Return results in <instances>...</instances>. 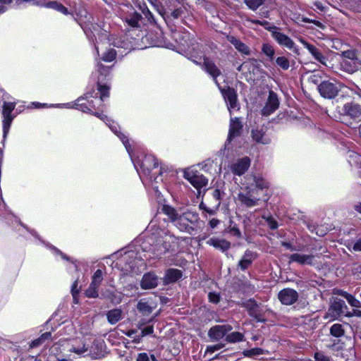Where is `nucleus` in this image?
Instances as JSON below:
<instances>
[{"instance_id": "nucleus-22", "label": "nucleus", "mask_w": 361, "mask_h": 361, "mask_svg": "<svg viewBox=\"0 0 361 361\" xmlns=\"http://www.w3.org/2000/svg\"><path fill=\"white\" fill-rule=\"evenodd\" d=\"M207 244L214 247L216 250L225 252L231 247V243L225 239H220L219 238H211L207 241Z\"/></svg>"}, {"instance_id": "nucleus-49", "label": "nucleus", "mask_w": 361, "mask_h": 361, "mask_svg": "<svg viewBox=\"0 0 361 361\" xmlns=\"http://www.w3.org/2000/svg\"><path fill=\"white\" fill-rule=\"evenodd\" d=\"M342 55L344 58L342 64L345 65L347 63V59H350L351 61H355L357 59V54L353 50H348L345 51L342 53Z\"/></svg>"}, {"instance_id": "nucleus-58", "label": "nucleus", "mask_w": 361, "mask_h": 361, "mask_svg": "<svg viewBox=\"0 0 361 361\" xmlns=\"http://www.w3.org/2000/svg\"><path fill=\"white\" fill-rule=\"evenodd\" d=\"M78 281L75 280L72 286H71V294L74 300L76 299L78 297L79 293H80V288H78Z\"/></svg>"}, {"instance_id": "nucleus-31", "label": "nucleus", "mask_w": 361, "mask_h": 361, "mask_svg": "<svg viewBox=\"0 0 361 361\" xmlns=\"http://www.w3.org/2000/svg\"><path fill=\"white\" fill-rule=\"evenodd\" d=\"M111 66H106L102 63H98L97 65V72L98 73V78H104V81L107 80L110 75Z\"/></svg>"}, {"instance_id": "nucleus-45", "label": "nucleus", "mask_w": 361, "mask_h": 361, "mask_svg": "<svg viewBox=\"0 0 361 361\" xmlns=\"http://www.w3.org/2000/svg\"><path fill=\"white\" fill-rule=\"evenodd\" d=\"M276 64L283 71H287L290 67V61L286 56H279L276 59Z\"/></svg>"}, {"instance_id": "nucleus-29", "label": "nucleus", "mask_w": 361, "mask_h": 361, "mask_svg": "<svg viewBox=\"0 0 361 361\" xmlns=\"http://www.w3.org/2000/svg\"><path fill=\"white\" fill-rule=\"evenodd\" d=\"M161 210L162 213L168 216L171 222L176 221V219L179 215L176 209L169 204H164Z\"/></svg>"}, {"instance_id": "nucleus-54", "label": "nucleus", "mask_w": 361, "mask_h": 361, "mask_svg": "<svg viewBox=\"0 0 361 361\" xmlns=\"http://www.w3.org/2000/svg\"><path fill=\"white\" fill-rule=\"evenodd\" d=\"M346 300L350 306L355 308H361V302L351 294L348 295Z\"/></svg>"}, {"instance_id": "nucleus-34", "label": "nucleus", "mask_w": 361, "mask_h": 361, "mask_svg": "<svg viewBox=\"0 0 361 361\" xmlns=\"http://www.w3.org/2000/svg\"><path fill=\"white\" fill-rule=\"evenodd\" d=\"M3 116V137L5 139L8 133L11 123L13 120L12 115H2Z\"/></svg>"}, {"instance_id": "nucleus-41", "label": "nucleus", "mask_w": 361, "mask_h": 361, "mask_svg": "<svg viewBox=\"0 0 361 361\" xmlns=\"http://www.w3.org/2000/svg\"><path fill=\"white\" fill-rule=\"evenodd\" d=\"M103 281V272L101 269H97L92 276V281L90 283L92 286H100Z\"/></svg>"}, {"instance_id": "nucleus-59", "label": "nucleus", "mask_w": 361, "mask_h": 361, "mask_svg": "<svg viewBox=\"0 0 361 361\" xmlns=\"http://www.w3.org/2000/svg\"><path fill=\"white\" fill-rule=\"evenodd\" d=\"M154 332V326L152 325L147 326L141 329V336H146L147 335H151Z\"/></svg>"}, {"instance_id": "nucleus-13", "label": "nucleus", "mask_w": 361, "mask_h": 361, "mask_svg": "<svg viewBox=\"0 0 361 361\" xmlns=\"http://www.w3.org/2000/svg\"><path fill=\"white\" fill-rule=\"evenodd\" d=\"M274 30L271 31V37L276 41V42L289 49H292L294 47V42L288 35L280 32L278 27H274Z\"/></svg>"}, {"instance_id": "nucleus-1", "label": "nucleus", "mask_w": 361, "mask_h": 361, "mask_svg": "<svg viewBox=\"0 0 361 361\" xmlns=\"http://www.w3.org/2000/svg\"><path fill=\"white\" fill-rule=\"evenodd\" d=\"M104 105L101 99H97V93L92 90L79 97L75 101L73 108L104 120L106 116L103 114V110L100 109Z\"/></svg>"}, {"instance_id": "nucleus-5", "label": "nucleus", "mask_w": 361, "mask_h": 361, "mask_svg": "<svg viewBox=\"0 0 361 361\" xmlns=\"http://www.w3.org/2000/svg\"><path fill=\"white\" fill-rule=\"evenodd\" d=\"M184 178L198 190L206 186L208 183V179L204 176L192 170L185 171L184 172Z\"/></svg>"}, {"instance_id": "nucleus-51", "label": "nucleus", "mask_w": 361, "mask_h": 361, "mask_svg": "<svg viewBox=\"0 0 361 361\" xmlns=\"http://www.w3.org/2000/svg\"><path fill=\"white\" fill-rule=\"evenodd\" d=\"M245 356L251 357L253 355H260L263 354V350L260 348H254L246 350L243 352Z\"/></svg>"}, {"instance_id": "nucleus-39", "label": "nucleus", "mask_w": 361, "mask_h": 361, "mask_svg": "<svg viewBox=\"0 0 361 361\" xmlns=\"http://www.w3.org/2000/svg\"><path fill=\"white\" fill-rule=\"evenodd\" d=\"M254 182L256 188L259 190L268 189L269 183L262 176H254Z\"/></svg>"}, {"instance_id": "nucleus-53", "label": "nucleus", "mask_w": 361, "mask_h": 361, "mask_svg": "<svg viewBox=\"0 0 361 361\" xmlns=\"http://www.w3.org/2000/svg\"><path fill=\"white\" fill-rule=\"evenodd\" d=\"M225 347V343H219L217 344L213 345H208L205 350V354L207 353H213Z\"/></svg>"}, {"instance_id": "nucleus-64", "label": "nucleus", "mask_w": 361, "mask_h": 361, "mask_svg": "<svg viewBox=\"0 0 361 361\" xmlns=\"http://www.w3.org/2000/svg\"><path fill=\"white\" fill-rule=\"evenodd\" d=\"M281 245L286 250H289L290 251H295L297 250L295 246L293 245L290 242L283 241L281 243Z\"/></svg>"}, {"instance_id": "nucleus-40", "label": "nucleus", "mask_w": 361, "mask_h": 361, "mask_svg": "<svg viewBox=\"0 0 361 361\" xmlns=\"http://www.w3.org/2000/svg\"><path fill=\"white\" fill-rule=\"evenodd\" d=\"M99 286H92L90 284L89 287L86 289L85 295L88 298H97L99 296Z\"/></svg>"}, {"instance_id": "nucleus-18", "label": "nucleus", "mask_w": 361, "mask_h": 361, "mask_svg": "<svg viewBox=\"0 0 361 361\" xmlns=\"http://www.w3.org/2000/svg\"><path fill=\"white\" fill-rule=\"evenodd\" d=\"M204 70L212 76L215 83L219 86L217 78L221 75V70L216 66L214 61L209 60L208 58H204Z\"/></svg>"}, {"instance_id": "nucleus-35", "label": "nucleus", "mask_w": 361, "mask_h": 361, "mask_svg": "<svg viewBox=\"0 0 361 361\" xmlns=\"http://www.w3.org/2000/svg\"><path fill=\"white\" fill-rule=\"evenodd\" d=\"M186 221L191 224H196L199 219V214L195 212L188 211L182 214Z\"/></svg>"}, {"instance_id": "nucleus-7", "label": "nucleus", "mask_w": 361, "mask_h": 361, "mask_svg": "<svg viewBox=\"0 0 361 361\" xmlns=\"http://www.w3.org/2000/svg\"><path fill=\"white\" fill-rule=\"evenodd\" d=\"M233 329L230 324L215 325L211 327L208 331V336L212 341H219L226 338V334Z\"/></svg>"}, {"instance_id": "nucleus-38", "label": "nucleus", "mask_w": 361, "mask_h": 361, "mask_svg": "<svg viewBox=\"0 0 361 361\" xmlns=\"http://www.w3.org/2000/svg\"><path fill=\"white\" fill-rule=\"evenodd\" d=\"M330 334L334 337H341L344 335L345 331L341 324H335L330 328Z\"/></svg>"}, {"instance_id": "nucleus-57", "label": "nucleus", "mask_w": 361, "mask_h": 361, "mask_svg": "<svg viewBox=\"0 0 361 361\" xmlns=\"http://www.w3.org/2000/svg\"><path fill=\"white\" fill-rule=\"evenodd\" d=\"M266 222L267 223L269 228L271 230H275L279 227L277 221L272 216L267 217Z\"/></svg>"}, {"instance_id": "nucleus-3", "label": "nucleus", "mask_w": 361, "mask_h": 361, "mask_svg": "<svg viewBox=\"0 0 361 361\" xmlns=\"http://www.w3.org/2000/svg\"><path fill=\"white\" fill-rule=\"evenodd\" d=\"M248 315L253 318L257 322L266 323L267 319L264 317V313L259 305L254 298H250L242 303Z\"/></svg>"}, {"instance_id": "nucleus-25", "label": "nucleus", "mask_w": 361, "mask_h": 361, "mask_svg": "<svg viewBox=\"0 0 361 361\" xmlns=\"http://www.w3.org/2000/svg\"><path fill=\"white\" fill-rule=\"evenodd\" d=\"M343 111L345 114L354 118H358L361 116L360 106L354 102L345 104L343 107Z\"/></svg>"}, {"instance_id": "nucleus-26", "label": "nucleus", "mask_w": 361, "mask_h": 361, "mask_svg": "<svg viewBox=\"0 0 361 361\" xmlns=\"http://www.w3.org/2000/svg\"><path fill=\"white\" fill-rule=\"evenodd\" d=\"M174 226L182 232L192 234L195 228L189 225L182 214H179L173 222Z\"/></svg>"}, {"instance_id": "nucleus-56", "label": "nucleus", "mask_w": 361, "mask_h": 361, "mask_svg": "<svg viewBox=\"0 0 361 361\" xmlns=\"http://www.w3.org/2000/svg\"><path fill=\"white\" fill-rule=\"evenodd\" d=\"M159 13L163 17L164 20H165L167 26L169 27L170 30L171 32H176V26L173 23V20L170 19V18H166L165 17V13H162L161 11L159 10Z\"/></svg>"}, {"instance_id": "nucleus-36", "label": "nucleus", "mask_w": 361, "mask_h": 361, "mask_svg": "<svg viewBox=\"0 0 361 361\" xmlns=\"http://www.w3.org/2000/svg\"><path fill=\"white\" fill-rule=\"evenodd\" d=\"M262 52L266 55L270 61L274 58L275 50L272 45L269 43H263L262 46Z\"/></svg>"}, {"instance_id": "nucleus-12", "label": "nucleus", "mask_w": 361, "mask_h": 361, "mask_svg": "<svg viewBox=\"0 0 361 361\" xmlns=\"http://www.w3.org/2000/svg\"><path fill=\"white\" fill-rule=\"evenodd\" d=\"M243 129V125L239 117L231 118L227 141L231 142L234 138L240 136Z\"/></svg>"}, {"instance_id": "nucleus-27", "label": "nucleus", "mask_w": 361, "mask_h": 361, "mask_svg": "<svg viewBox=\"0 0 361 361\" xmlns=\"http://www.w3.org/2000/svg\"><path fill=\"white\" fill-rule=\"evenodd\" d=\"M122 318V310L118 308L111 310L106 312V319L111 324H115Z\"/></svg>"}, {"instance_id": "nucleus-61", "label": "nucleus", "mask_w": 361, "mask_h": 361, "mask_svg": "<svg viewBox=\"0 0 361 361\" xmlns=\"http://www.w3.org/2000/svg\"><path fill=\"white\" fill-rule=\"evenodd\" d=\"M229 233L232 235H233V236H235V237H236L238 238H241V232H240V229L237 226H233V227H231L230 228Z\"/></svg>"}, {"instance_id": "nucleus-20", "label": "nucleus", "mask_w": 361, "mask_h": 361, "mask_svg": "<svg viewBox=\"0 0 361 361\" xmlns=\"http://www.w3.org/2000/svg\"><path fill=\"white\" fill-rule=\"evenodd\" d=\"M226 39L242 54L249 56L251 54L250 47L244 42H241L239 39L233 35H228L226 36Z\"/></svg>"}, {"instance_id": "nucleus-50", "label": "nucleus", "mask_w": 361, "mask_h": 361, "mask_svg": "<svg viewBox=\"0 0 361 361\" xmlns=\"http://www.w3.org/2000/svg\"><path fill=\"white\" fill-rule=\"evenodd\" d=\"M224 192L221 191L219 188H215L212 192V197L214 200L216 202V207H219L221 205V201L222 200V197L224 195Z\"/></svg>"}, {"instance_id": "nucleus-42", "label": "nucleus", "mask_w": 361, "mask_h": 361, "mask_svg": "<svg viewBox=\"0 0 361 361\" xmlns=\"http://www.w3.org/2000/svg\"><path fill=\"white\" fill-rule=\"evenodd\" d=\"M138 311L144 315H149L152 312V308L147 302L139 301L137 305Z\"/></svg>"}, {"instance_id": "nucleus-33", "label": "nucleus", "mask_w": 361, "mask_h": 361, "mask_svg": "<svg viewBox=\"0 0 361 361\" xmlns=\"http://www.w3.org/2000/svg\"><path fill=\"white\" fill-rule=\"evenodd\" d=\"M244 338L245 336L243 334L238 331H234L228 334H227L225 338V341L227 343H234L243 341Z\"/></svg>"}, {"instance_id": "nucleus-32", "label": "nucleus", "mask_w": 361, "mask_h": 361, "mask_svg": "<svg viewBox=\"0 0 361 361\" xmlns=\"http://www.w3.org/2000/svg\"><path fill=\"white\" fill-rule=\"evenodd\" d=\"M51 338V332H45L42 334L39 337L33 340L30 343V347L31 348H36L37 346H39L42 343H44L46 341L50 340Z\"/></svg>"}, {"instance_id": "nucleus-37", "label": "nucleus", "mask_w": 361, "mask_h": 361, "mask_svg": "<svg viewBox=\"0 0 361 361\" xmlns=\"http://www.w3.org/2000/svg\"><path fill=\"white\" fill-rule=\"evenodd\" d=\"M140 9L145 16V18L152 24H155L156 21L152 13L149 11L145 3L140 5Z\"/></svg>"}, {"instance_id": "nucleus-17", "label": "nucleus", "mask_w": 361, "mask_h": 361, "mask_svg": "<svg viewBox=\"0 0 361 361\" xmlns=\"http://www.w3.org/2000/svg\"><path fill=\"white\" fill-rule=\"evenodd\" d=\"M159 278L154 272L145 273L141 279L140 287L143 290H149L158 286Z\"/></svg>"}, {"instance_id": "nucleus-21", "label": "nucleus", "mask_w": 361, "mask_h": 361, "mask_svg": "<svg viewBox=\"0 0 361 361\" xmlns=\"http://www.w3.org/2000/svg\"><path fill=\"white\" fill-rule=\"evenodd\" d=\"M257 257L255 252L250 250H245L243 258L238 262V267L241 271L247 270L252 264L254 259Z\"/></svg>"}, {"instance_id": "nucleus-2", "label": "nucleus", "mask_w": 361, "mask_h": 361, "mask_svg": "<svg viewBox=\"0 0 361 361\" xmlns=\"http://www.w3.org/2000/svg\"><path fill=\"white\" fill-rule=\"evenodd\" d=\"M137 165L139 167L137 171L142 173L144 176L152 178L151 172L153 169L159 166L158 159L152 154H145L137 161Z\"/></svg>"}, {"instance_id": "nucleus-4", "label": "nucleus", "mask_w": 361, "mask_h": 361, "mask_svg": "<svg viewBox=\"0 0 361 361\" xmlns=\"http://www.w3.org/2000/svg\"><path fill=\"white\" fill-rule=\"evenodd\" d=\"M279 105L280 101L278 94L272 90H270L265 104L261 110L262 115L264 116H270L279 109Z\"/></svg>"}, {"instance_id": "nucleus-44", "label": "nucleus", "mask_w": 361, "mask_h": 361, "mask_svg": "<svg viewBox=\"0 0 361 361\" xmlns=\"http://www.w3.org/2000/svg\"><path fill=\"white\" fill-rule=\"evenodd\" d=\"M16 106L15 102H4L2 105V115H11Z\"/></svg>"}, {"instance_id": "nucleus-55", "label": "nucleus", "mask_w": 361, "mask_h": 361, "mask_svg": "<svg viewBox=\"0 0 361 361\" xmlns=\"http://www.w3.org/2000/svg\"><path fill=\"white\" fill-rule=\"evenodd\" d=\"M183 13V9L182 8H178L174 9L169 15H165L166 18H170V19L176 20L179 18Z\"/></svg>"}, {"instance_id": "nucleus-43", "label": "nucleus", "mask_w": 361, "mask_h": 361, "mask_svg": "<svg viewBox=\"0 0 361 361\" xmlns=\"http://www.w3.org/2000/svg\"><path fill=\"white\" fill-rule=\"evenodd\" d=\"M116 51L114 49H109L103 54L102 60L105 62H111L116 58Z\"/></svg>"}, {"instance_id": "nucleus-48", "label": "nucleus", "mask_w": 361, "mask_h": 361, "mask_svg": "<svg viewBox=\"0 0 361 361\" xmlns=\"http://www.w3.org/2000/svg\"><path fill=\"white\" fill-rule=\"evenodd\" d=\"M245 5L252 11H256L264 4V0H243Z\"/></svg>"}, {"instance_id": "nucleus-62", "label": "nucleus", "mask_w": 361, "mask_h": 361, "mask_svg": "<svg viewBox=\"0 0 361 361\" xmlns=\"http://www.w3.org/2000/svg\"><path fill=\"white\" fill-rule=\"evenodd\" d=\"M136 361H150V359L147 353H140L137 355Z\"/></svg>"}, {"instance_id": "nucleus-24", "label": "nucleus", "mask_w": 361, "mask_h": 361, "mask_svg": "<svg viewBox=\"0 0 361 361\" xmlns=\"http://www.w3.org/2000/svg\"><path fill=\"white\" fill-rule=\"evenodd\" d=\"M314 256L312 255H301L294 253L290 255L289 262H297L300 265L312 264L313 263Z\"/></svg>"}, {"instance_id": "nucleus-28", "label": "nucleus", "mask_w": 361, "mask_h": 361, "mask_svg": "<svg viewBox=\"0 0 361 361\" xmlns=\"http://www.w3.org/2000/svg\"><path fill=\"white\" fill-rule=\"evenodd\" d=\"M251 136L252 140L257 143L267 145L270 142V139L264 137V132L262 129H252Z\"/></svg>"}, {"instance_id": "nucleus-19", "label": "nucleus", "mask_w": 361, "mask_h": 361, "mask_svg": "<svg viewBox=\"0 0 361 361\" xmlns=\"http://www.w3.org/2000/svg\"><path fill=\"white\" fill-rule=\"evenodd\" d=\"M238 199L241 205L245 206L247 208H251L259 204L260 201L259 198L252 197L250 191L246 193L240 192L238 195Z\"/></svg>"}, {"instance_id": "nucleus-30", "label": "nucleus", "mask_w": 361, "mask_h": 361, "mask_svg": "<svg viewBox=\"0 0 361 361\" xmlns=\"http://www.w3.org/2000/svg\"><path fill=\"white\" fill-rule=\"evenodd\" d=\"M142 15L137 11H134L128 18H126V22L132 27H139V22L142 20Z\"/></svg>"}, {"instance_id": "nucleus-23", "label": "nucleus", "mask_w": 361, "mask_h": 361, "mask_svg": "<svg viewBox=\"0 0 361 361\" xmlns=\"http://www.w3.org/2000/svg\"><path fill=\"white\" fill-rule=\"evenodd\" d=\"M104 78H99L97 82V99H101L102 101V104H104V101L105 98L109 97L110 95V86L106 83H103Z\"/></svg>"}, {"instance_id": "nucleus-11", "label": "nucleus", "mask_w": 361, "mask_h": 361, "mask_svg": "<svg viewBox=\"0 0 361 361\" xmlns=\"http://www.w3.org/2000/svg\"><path fill=\"white\" fill-rule=\"evenodd\" d=\"M171 244L169 242L164 241L160 238L156 240V244L151 245L150 252L153 254L154 257L161 259L164 255L170 250Z\"/></svg>"}, {"instance_id": "nucleus-63", "label": "nucleus", "mask_w": 361, "mask_h": 361, "mask_svg": "<svg viewBox=\"0 0 361 361\" xmlns=\"http://www.w3.org/2000/svg\"><path fill=\"white\" fill-rule=\"evenodd\" d=\"M352 250L355 252H361V238L352 244Z\"/></svg>"}, {"instance_id": "nucleus-16", "label": "nucleus", "mask_w": 361, "mask_h": 361, "mask_svg": "<svg viewBox=\"0 0 361 361\" xmlns=\"http://www.w3.org/2000/svg\"><path fill=\"white\" fill-rule=\"evenodd\" d=\"M33 5L44 7L46 8L53 9L66 16L70 13L68 8L63 6L61 3L56 1H39L34 3Z\"/></svg>"}, {"instance_id": "nucleus-9", "label": "nucleus", "mask_w": 361, "mask_h": 361, "mask_svg": "<svg viewBox=\"0 0 361 361\" xmlns=\"http://www.w3.org/2000/svg\"><path fill=\"white\" fill-rule=\"evenodd\" d=\"M298 292L290 288H286L281 290L278 294L279 301L284 305H291L298 299Z\"/></svg>"}, {"instance_id": "nucleus-52", "label": "nucleus", "mask_w": 361, "mask_h": 361, "mask_svg": "<svg viewBox=\"0 0 361 361\" xmlns=\"http://www.w3.org/2000/svg\"><path fill=\"white\" fill-rule=\"evenodd\" d=\"M209 302L213 304H218L221 300V295L216 292H209L208 293Z\"/></svg>"}, {"instance_id": "nucleus-8", "label": "nucleus", "mask_w": 361, "mask_h": 361, "mask_svg": "<svg viewBox=\"0 0 361 361\" xmlns=\"http://www.w3.org/2000/svg\"><path fill=\"white\" fill-rule=\"evenodd\" d=\"M317 90L320 95L324 99H333L338 92L337 85L329 80L321 82Z\"/></svg>"}, {"instance_id": "nucleus-10", "label": "nucleus", "mask_w": 361, "mask_h": 361, "mask_svg": "<svg viewBox=\"0 0 361 361\" xmlns=\"http://www.w3.org/2000/svg\"><path fill=\"white\" fill-rule=\"evenodd\" d=\"M347 306L343 300L336 298L331 302L324 318L334 320L343 313V309Z\"/></svg>"}, {"instance_id": "nucleus-6", "label": "nucleus", "mask_w": 361, "mask_h": 361, "mask_svg": "<svg viewBox=\"0 0 361 361\" xmlns=\"http://www.w3.org/2000/svg\"><path fill=\"white\" fill-rule=\"evenodd\" d=\"M221 91V93L228 104V108L231 111V109H235L238 106V94L236 90L230 86H226L224 88L218 86Z\"/></svg>"}, {"instance_id": "nucleus-46", "label": "nucleus", "mask_w": 361, "mask_h": 361, "mask_svg": "<svg viewBox=\"0 0 361 361\" xmlns=\"http://www.w3.org/2000/svg\"><path fill=\"white\" fill-rule=\"evenodd\" d=\"M115 133L120 138L128 152H132V146L128 137L121 132H115Z\"/></svg>"}, {"instance_id": "nucleus-15", "label": "nucleus", "mask_w": 361, "mask_h": 361, "mask_svg": "<svg viewBox=\"0 0 361 361\" xmlns=\"http://www.w3.org/2000/svg\"><path fill=\"white\" fill-rule=\"evenodd\" d=\"M250 163L251 161L248 157L239 159L231 166V171L234 175L240 176L248 170Z\"/></svg>"}, {"instance_id": "nucleus-47", "label": "nucleus", "mask_w": 361, "mask_h": 361, "mask_svg": "<svg viewBox=\"0 0 361 361\" xmlns=\"http://www.w3.org/2000/svg\"><path fill=\"white\" fill-rule=\"evenodd\" d=\"M317 61L328 68H331L333 66L331 61L329 59V56H325L317 50Z\"/></svg>"}, {"instance_id": "nucleus-14", "label": "nucleus", "mask_w": 361, "mask_h": 361, "mask_svg": "<svg viewBox=\"0 0 361 361\" xmlns=\"http://www.w3.org/2000/svg\"><path fill=\"white\" fill-rule=\"evenodd\" d=\"M183 271L176 268H169L165 271L164 276L161 279L163 284L168 286L175 283L183 277Z\"/></svg>"}, {"instance_id": "nucleus-60", "label": "nucleus", "mask_w": 361, "mask_h": 361, "mask_svg": "<svg viewBox=\"0 0 361 361\" xmlns=\"http://www.w3.org/2000/svg\"><path fill=\"white\" fill-rule=\"evenodd\" d=\"M302 42L303 43L305 47L309 50V51L312 54V55L316 59V47L314 45L310 44V43L305 41L302 40Z\"/></svg>"}]
</instances>
